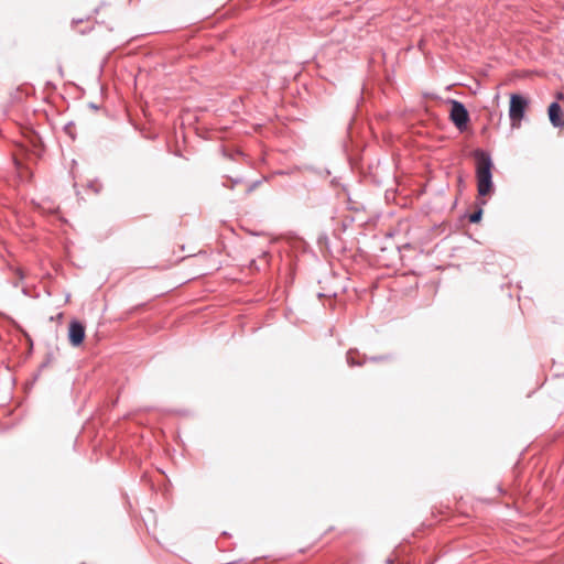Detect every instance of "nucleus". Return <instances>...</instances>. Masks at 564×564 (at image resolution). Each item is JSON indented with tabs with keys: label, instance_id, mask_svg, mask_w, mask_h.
Listing matches in <instances>:
<instances>
[{
	"label": "nucleus",
	"instance_id": "7ed1b4c3",
	"mask_svg": "<svg viewBox=\"0 0 564 564\" xmlns=\"http://www.w3.org/2000/svg\"><path fill=\"white\" fill-rule=\"evenodd\" d=\"M449 119L460 132L465 131L469 122L468 110L466 109L465 105L458 100L452 99L449 100Z\"/></svg>",
	"mask_w": 564,
	"mask_h": 564
},
{
	"label": "nucleus",
	"instance_id": "f03ea898",
	"mask_svg": "<svg viewBox=\"0 0 564 564\" xmlns=\"http://www.w3.org/2000/svg\"><path fill=\"white\" fill-rule=\"evenodd\" d=\"M528 106H529V100L527 97H524L520 94H511L510 107H509V118H510L512 128L520 127L521 121L524 118Z\"/></svg>",
	"mask_w": 564,
	"mask_h": 564
},
{
	"label": "nucleus",
	"instance_id": "9b49d317",
	"mask_svg": "<svg viewBox=\"0 0 564 564\" xmlns=\"http://www.w3.org/2000/svg\"><path fill=\"white\" fill-rule=\"evenodd\" d=\"M379 359H380V358H377V357H372V359H371V360H375V361H377V360H379Z\"/></svg>",
	"mask_w": 564,
	"mask_h": 564
},
{
	"label": "nucleus",
	"instance_id": "9d476101",
	"mask_svg": "<svg viewBox=\"0 0 564 564\" xmlns=\"http://www.w3.org/2000/svg\"><path fill=\"white\" fill-rule=\"evenodd\" d=\"M387 562H388V564H393V561L390 558Z\"/></svg>",
	"mask_w": 564,
	"mask_h": 564
},
{
	"label": "nucleus",
	"instance_id": "6e6552de",
	"mask_svg": "<svg viewBox=\"0 0 564 564\" xmlns=\"http://www.w3.org/2000/svg\"><path fill=\"white\" fill-rule=\"evenodd\" d=\"M259 181L257 182H253L251 185H249V187L247 188V194H250L258 185H259Z\"/></svg>",
	"mask_w": 564,
	"mask_h": 564
},
{
	"label": "nucleus",
	"instance_id": "1a4fd4ad",
	"mask_svg": "<svg viewBox=\"0 0 564 564\" xmlns=\"http://www.w3.org/2000/svg\"><path fill=\"white\" fill-rule=\"evenodd\" d=\"M563 98V94L562 93H558L557 94V99H562Z\"/></svg>",
	"mask_w": 564,
	"mask_h": 564
},
{
	"label": "nucleus",
	"instance_id": "423d86ee",
	"mask_svg": "<svg viewBox=\"0 0 564 564\" xmlns=\"http://www.w3.org/2000/svg\"><path fill=\"white\" fill-rule=\"evenodd\" d=\"M356 355H357V351H354V350H349L347 352V364L350 366V367H354V366H361L365 360H359V359H356Z\"/></svg>",
	"mask_w": 564,
	"mask_h": 564
},
{
	"label": "nucleus",
	"instance_id": "39448f33",
	"mask_svg": "<svg viewBox=\"0 0 564 564\" xmlns=\"http://www.w3.org/2000/svg\"><path fill=\"white\" fill-rule=\"evenodd\" d=\"M550 122L554 128H564V109L558 102L554 101L547 109Z\"/></svg>",
	"mask_w": 564,
	"mask_h": 564
},
{
	"label": "nucleus",
	"instance_id": "f257e3e1",
	"mask_svg": "<svg viewBox=\"0 0 564 564\" xmlns=\"http://www.w3.org/2000/svg\"><path fill=\"white\" fill-rule=\"evenodd\" d=\"M476 161V180L479 196H487L494 189L492 169L494 163L487 151L477 149L473 153Z\"/></svg>",
	"mask_w": 564,
	"mask_h": 564
},
{
	"label": "nucleus",
	"instance_id": "20e7f679",
	"mask_svg": "<svg viewBox=\"0 0 564 564\" xmlns=\"http://www.w3.org/2000/svg\"><path fill=\"white\" fill-rule=\"evenodd\" d=\"M68 339L72 346L77 347L85 339V327L78 321H72L68 328Z\"/></svg>",
	"mask_w": 564,
	"mask_h": 564
},
{
	"label": "nucleus",
	"instance_id": "0eeeda50",
	"mask_svg": "<svg viewBox=\"0 0 564 564\" xmlns=\"http://www.w3.org/2000/svg\"><path fill=\"white\" fill-rule=\"evenodd\" d=\"M481 216H482V209L479 208L469 215V221L473 224H476V223L480 221Z\"/></svg>",
	"mask_w": 564,
	"mask_h": 564
}]
</instances>
